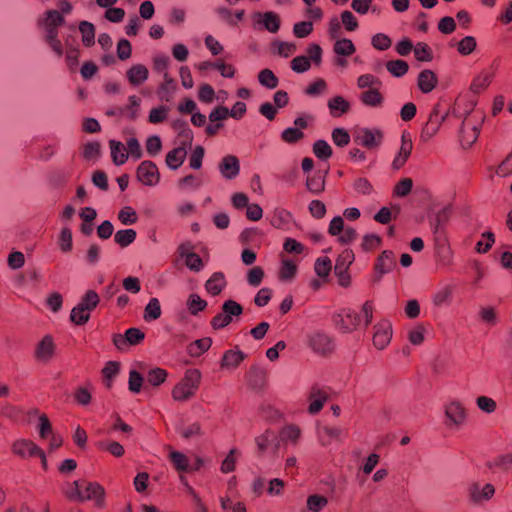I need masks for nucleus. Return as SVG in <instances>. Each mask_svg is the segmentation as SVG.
<instances>
[{
	"instance_id": "obj_48",
	"label": "nucleus",
	"mask_w": 512,
	"mask_h": 512,
	"mask_svg": "<svg viewBox=\"0 0 512 512\" xmlns=\"http://www.w3.org/2000/svg\"><path fill=\"white\" fill-rule=\"evenodd\" d=\"M382 245V238L376 234L364 235L361 243V248L365 252H370Z\"/></svg>"
},
{
	"instance_id": "obj_12",
	"label": "nucleus",
	"mask_w": 512,
	"mask_h": 512,
	"mask_svg": "<svg viewBox=\"0 0 512 512\" xmlns=\"http://www.w3.org/2000/svg\"><path fill=\"white\" fill-rule=\"evenodd\" d=\"M192 249L190 243H183L178 247V252L181 257H185V264L190 270L200 271L204 266L203 260Z\"/></svg>"
},
{
	"instance_id": "obj_18",
	"label": "nucleus",
	"mask_w": 512,
	"mask_h": 512,
	"mask_svg": "<svg viewBox=\"0 0 512 512\" xmlns=\"http://www.w3.org/2000/svg\"><path fill=\"white\" fill-rule=\"evenodd\" d=\"M327 399L328 394L326 391L313 387L309 395L310 404L308 407V412L310 414L319 413Z\"/></svg>"
},
{
	"instance_id": "obj_62",
	"label": "nucleus",
	"mask_w": 512,
	"mask_h": 512,
	"mask_svg": "<svg viewBox=\"0 0 512 512\" xmlns=\"http://www.w3.org/2000/svg\"><path fill=\"white\" fill-rule=\"evenodd\" d=\"M126 339L129 345H138L145 338V333L139 328H129L125 331Z\"/></svg>"
},
{
	"instance_id": "obj_34",
	"label": "nucleus",
	"mask_w": 512,
	"mask_h": 512,
	"mask_svg": "<svg viewBox=\"0 0 512 512\" xmlns=\"http://www.w3.org/2000/svg\"><path fill=\"white\" fill-rule=\"evenodd\" d=\"M491 83V75L485 72L478 74L470 85V91L474 94H480L488 88Z\"/></svg>"
},
{
	"instance_id": "obj_47",
	"label": "nucleus",
	"mask_w": 512,
	"mask_h": 512,
	"mask_svg": "<svg viewBox=\"0 0 512 512\" xmlns=\"http://www.w3.org/2000/svg\"><path fill=\"white\" fill-rule=\"evenodd\" d=\"M167 376H168V373L165 369L157 367V368L151 369L148 372L147 381L152 386H159L165 382Z\"/></svg>"
},
{
	"instance_id": "obj_64",
	"label": "nucleus",
	"mask_w": 512,
	"mask_h": 512,
	"mask_svg": "<svg viewBox=\"0 0 512 512\" xmlns=\"http://www.w3.org/2000/svg\"><path fill=\"white\" fill-rule=\"evenodd\" d=\"M7 263L8 266L13 270L20 269L25 264V256L20 251H13L9 254Z\"/></svg>"
},
{
	"instance_id": "obj_21",
	"label": "nucleus",
	"mask_w": 512,
	"mask_h": 512,
	"mask_svg": "<svg viewBox=\"0 0 512 512\" xmlns=\"http://www.w3.org/2000/svg\"><path fill=\"white\" fill-rule=\"evenodd\" d=\"M225 276L222 272H214L211 277L205 283L206 291L212 295H219L226 287Z\"/></svg>"
},
{
	"instance_id": "obj_4",
	"label": "nucleus",
	"mask_w": 512,
	"mask_h": 512,
	"mask_svg": "<svg viewBox=\"0 0 512 512\" xmlns=\"http://www.w3.org/2000/svg\"><path fill=\"white\" fill-rule=\"evenodd\" d=\"M354 259L351 250L343 251L336 259L334 273L338 277V284L342 287H349L351 284V276L349 274V266Z\"/></svg>"
},
{
	"instance_id": "obj_1",
	"label": "nucleus",
	"mask_w": 512,
	"mask_h": 512,
	"mask_svg": "<svg viewBox=\"0 0 512 512\" xmlns=\"http://www.w3.org/2000/svg\"><path fill=\"white\" fill-rule=\"evenodd\" d=\"M62 494L73 502H86L96 495V485L86 479L65 481L61 485Z\"/></svg>"
},
{
	"instance_id": "obj_42",
	"label": "nucleus",
	"mask_w": 512,
	"mask_h": 512,
	"mask_svg": "<svg viewBox=\"0 0 512 512\" xmlns=\"http://www.w3.org/2000/svg\"><path fill=\"white\" fill-rule=\"evenodd\" d=\"M258 80L260 82L261 85L269 88V89H274L278 86V78L276 77V75L273 73L272 70L268 69V68H265L263 70H261L258 74Z\"/></svg>"
},
{
	"instance_id": "obj_54",
	"label": "nucleus",
	"mask_w": 512,
	"mask_h": 512,
	"mask_svg": "<svg viewBox=\"0 0 512 512\" xmlns=\"http://www.w3.org/2000/svg\"><path fill=\"white\" fill-rule=\"evenodd\" d=\"M327 503V498L318 494L310 495L307 499V507L313 512H319Z\"/></svg>"
},
{
	"instance_id": "obj_49",
	"label": "nucleus",
	"mask_w": 512,
	"mask_h": 512,
	"mask_svg": "<svg viewBox=\"0 0 512 512\" xmlns=\"http://www.w3.org/2000/svg\"><path fill=\"white\" fill-rule=\"evenodd\" d=\"M297 272L296 264L291 260L282 261L279 278L280 280H291L295 277Z\"/></svg>"
},
{
	"instance_id": "obj_2",
	"label": "nucleus",
	"mask_w": 512,
	"mask_h": 512,
	"mask_svg": "<svg viewBox=\"0 0 512 512\" xmlns=\"http://www.w3.org/2000/svg\"><path fill=\"white\" fill-rule=\"evenodd\" d=\"M201 382V372L198 369H188L181 381L172 390L176 401H185L195 395Z\"/></svg>"
},
{
	"instance_id": "obj_14",
	"label": "nucleus",
	"mask_w": 512,
	"mask_h": 512,
	"mask_svg": "<svg viewBox=\"0 0 512 512\" xmlns=\"http://www.w3.org/2000/svg\"><path fill=\"white\" fill-rule=\"evenodd\" d=\"M219 170L226 179L235 178L240 171L238 158L234 155H226L219 163Z\"/></svg>"
},
{
	"instance_id": "obj_58",
	"label": "nucleus",
	"mask_w": 512,
	"mask_h": 512,
	"mask_svg": "<svg viewBox=\"0 0 512 512\" xmlns=\"http://www.w3.org/2000/svg\"><path fill=\"white\" fill-rule=\"evenodd\" d=\"M222 311L232 318V316H240L243 313V307L238 302L229 299L223 303Z\"/></svg>"
},
{
	"instance_id": "obj_10",
	"label": "nucleus",
	"mask_w": 512,
	"mask_h": 512,
	"mask_svg": "<svg viewBox=\"0 0 512 512\" xmlns=\"http://www.w3.org/2000/svg\"><path fill=\"white\" fill-rule=\"evenodd\" d=\"M446 115L442 114L439 109V105H435L433 110L431 111L427 122L421 131V136L423 138H431L433 137L439 130L442 122L445 120Z\"/></svg>"
},
{
	"instance_id": "obj_3",
	"label": "nucleus",
	"mask_w": 512,
	"mask_h": 512,
	"mask_svg": "<svg viewBox=\"0 0 512 512\" xmlns=\"http://www.w3.org/2000/svg\"><path fill=\"white\" fill-rule=\"evenodd\" d=\"M96 307V293L89 290L82 301L72 309L70 319L77 325L86 323L90 317V311Z\"/></svg>"
},
{
	"instance_id": "obj_19",
	"label": "nucleus",
	"mask_w": 512,
	"mask_h": 512,
	"mask_svg": "<svg viewBox=\"0 0 512 512\" xmlns=\"http://www.w3.org/2000/svg\"><path fill=\"white\" fill-rule=\"evenodd\" d=\"M412 148V141L410 139H406L405 135H402L400 151L392 162L393 169L399 170L405 165V163L407 162L408 158L411 155Z\"/></svg>"
},
{
	"instance_id": "obj_28",
	"label": "nucleus",
	"mask_w": 512,
	"mask_h": 512,
	"mask_svg": "<svg viewBox=\"0 0 512 512\" xmlns=\"http://www.w3.org/2000/svg\"><path fill=\"white\" fill-rule=\"evenodd\" d=\"M328 107L333 117H339L349 111L350 104L342 96H335L329 100Z\"/></svg>"
},
{
	"instance_id": "obj_23",
	"label": "nucleus",
	"mask_w": 512,
	"mask_h": 512,
	"mask_svg": "<svg viewBox=\"0 0 512 512\" xmlns=\"http://www.w3.org/2000/svg\"><path fill=\"white\" fill-rule=\"evenodd\" d=\"M65 23V19L61 13L55 9L47 10L43 16L38 19L40 27H53L59 28Z\"/></svg>"
},
{
	"instance_id": "obj_44",
	"label": "nucleus",
	"mask_w": 512,
	"mask_h": 512,
	"mask_svg": "<svg viewBox=\"0 0 512 512\" xmlns=\"http://www.w3.org/2000/svg\"><path fill=\"white\" fill-rule=\"evenodd\" d=\"M169 458L177 471L186 472L189 468L188 458L185 454L173 451L170 453Z\"/></svg>"
},
{
	"instance_id": "obj_39",
	"label": "nucleus",
	"mask_w": 512,
	"mask_h": 512,
	"mask_svg": "<svg viewBox=\"0 0 512 512\" xmlns=\"http://www.w3.org/2000/svg\"><path fill=\"white\" fill-rule=\"evenodd\" d=\"M333 50L338 55L350 56L355 53L356 48L350 39L343 38L335 42Z\"/></svg>"
},
{
	"instance_id": "obj_16",
	"label": "nucleus",
	"mask_w": 512,
	"mask_h": 512,
	"mask_svg": "<svg viewBox=\"0 0 512 512\" xmlns=\"http://www.w3.org/2000/svg\"><path fill=\"white\" fill-rule=\"evenodd\" d=\"M417 84L422 93H430L438 84L437 75L432 70L424 69L418 75Z\"/></svg>"
},
{
	"instance_id": "obj_17",
	"label": "nucleus",
	"mask_w": 512,
	"mask_h": 512,
	"mask_svg": "<svg viewBox=\"0 0 512 512\" xmlns=\"http://www.w3.org/2000/svg\"><path fill=\"white\" fill-rule=\"evenodd\" d=\"M357 139L360 141L359 143L367 149H374L381 144L383 133L379 129L371 130L366 128Z\"/></svg>"
},
{
	"instance_id": "obj_63",
	"label": "nucleus",
	"mask_w": 512,
	"mask_h": 512,
	"mask_svg": "<svg viewBox=\"0 0 512 512\" xmlns=\"http://www.w3.org/2000/svg\"><path fill=\"white\" fill-rule=\"evenodd\" d=\"M168 109L165 106L152 108L149 112L148 120L150 123L158 124L166 120Z\"/></svg>"
},
{
	"instance_id": "obj_29",
	"label": "nucleus",
	"mask_w": 512,
	"mask_h": 512,
	"mask_svg": "<svg viewBox=\"0 0 512 512\" xmlns=\"http://www.w3.org/2000/svg\"><path fill=\"white\" fill-rule=\"evenodd\" d=\"M306 188L313 194H320L325 190V176L317 171L306 179Z\"/></svg>"
},
{
	"instance_id": "obj_56",
	"label": "nucleus",
	"mask_w": 512,
	"mask_h": 512,
	"mask_svg": "<svg viewBox=\"0 0 512 512\" xmlns=\"http://www.w3.org/2000/svg\"><path fill=\"white\" fill-rule=\"evenodd\" d=\"M332 140L339 147L347 146L350 142L349 133L343 128H335L332 131Z\"/></svg>"
},
{
	"instance_id": "obj_25",
	"label": "nucleus",
	"mask_w": 512,
	"mask_h": 512,
	"mask_svg": "<svg viewBox=\"0 0 512 512\" xmlns=\"http://www.w3.org/2000/svg\"><path fill=\"white\" fill-rule=\"evenodd\" d=\"M13 452L21 457L36 456L40 448L31 441L19 440L13 444Z\"/></svg>"
},
{
	"instance_id": "obj_37",
	"label": "nucleus",
	"mask_w": 512,
	"mask_h": 512,
	"mask_svg": "<svg viewBox=\"0 0 512 512\" xmlns=\"http://www.w3.org/2000/svg\"><path fill=\"white\" fill-rule=\"evenodd\" d=\"M161 316V306L157 298H151L144 309V320L153 321Z\"/></svg>"
},
{
	"instance_id": "obj_60",
	"label": "nucleus",
	"mask_w": 512,
	"mask_h": 512,
	"mask_svg": "<svg viewBox=\"0 0 512 512\" xmlns=\"http://www.w3.org/2000/svg\"><path fill=\"white\" fill-rule=\"evenodd\" d=\"M143 376L136 370H131L129 373V390L134 393H139L143 384Z\"/></svg>"
},
{
	"instance_id": "obj_57",
	"label": "nucleus",
	"mask_w": 512,
	"mask_h": 512,
	"mask_svg": "<svg viewBox=\"0 0 512 512\" xmlns=\"http://www.w3.org/2000/svg\"><path fill=\"white\" fill-rule=\"evenodd\" d=\"M313 31V23L310 21H301L294 25L293 33L297 38H305Z\"/></svg>"
},
{
	"instance_id": "obj_46",
	"label": "nucleus",
	"mask_w": 512,
	"mask_h": 512,
	"mask_svg": "<svg viewBox=\"0 0 512 512\" xmlns=\"http://www.w3.org/2000/svg\"><path fill=\"white\" fill-rule=\"evenodd\" d=\"M58 245L60 250L64 253L70 252L72 250V232L68 227L62 228L58 237Z\"/></svg>"
},
{
	"instance_id": "obj_15",
	"label": "nucleus",
	"mask_w": 512,
	"mask_h": 512,
	"mask_svg": "<svg viewBox=\"0 0 512 512\" xmlns=\"http://www.w3.org/2000/svg\"><path fill=\"white\" fill-rule=\"evenodd\" d=\"M44 31V40L51 48V50L61 57L64 54V48L61 40L59 39L58 28L41 27Z\"/></svg>"
},
{
	"instance_id": "obj_38",
	"label": "nucleus",
	"mask_w": 512,
	"mask_h": 512,
	"mask_svg": "<svg viewBox=\"0 0 512 512\" xmlns=\"http://www.w3.org/2000/svg\"><path fill=\"white\" fill-rule=\"evenodd\" d=\"M512 465V453H507L496 457L493 461L486 463L489 470L495 469L507 470Z\"/></svg>"
},
{
	"instance_id": "obj_36",
	"label": "nucleus",
	"mask_w": 512,
	"mask_h": 512,
	"mask_svg": "<svg viewBox=\"0 0 512 512\" xmlns=\"http://www.w3.org/2000/svg\"><path fill=\"white\" fill-rule=\"evenodd\" d=\"M110 145L113 162L116 165L124 164L128 158V153L126 152V148L124 147V145L116 141H111Z\"/></svg>"
},
{
	"instance_id": "obj_30",
	"label": "nucleus",
	"mask_w": 512,
	"mask_h": 512,
	"mask_svg": "<svg viewBox=\"0 0 512 512\" xmlns=\"http://www.w3.org/2000/svg\"><path fill=\"white\" fill-rule=\"evenodd\" d=\"M212 345V339L210 337H204L188 345V353L192 357H199L203 353L209 350Z\"/></svg>"
},
{
	"instance_id": "obj_11",
	"label": "nucleus",
	"mask_w": 512,
	"mask_h": 512,
	"mask_svg": "<svg viewBox=\"0 0 512 512\" xmlns=\"http://www.w3.org/2000/svg\"><path fill=\"white\" fill-rule=\"evenodd\" d=\"M309 346L321 355H327L334 349L333 341L324 333H314L309 337Z\"/></svg>"
},
{
	"instance_id": "obj_6",
	"label": "nucleus",
	"mask_w": 512,
	"mask_h": 512,
	"mask_svg": "<svg viewBox=\"0 0 512 512\" xmlns=\"http://www.w3.org/2000/svg\"><path fill=\"white\" fill-rule=\"evenodd\" d=\"M136 177L143 185L154 186L160 181L157 165L150 160L142 161L136 169Z\"/></svg>"
},
{
	"instance_id": "obj_59",
	"label": "nucleus",
	"mask_w": 512,
	"mask_h": 512,
	"mask_svg": "<svg viewBox=\"0 0 512 512\" xmlns=\"http://www.w3.org/2000/svg\"><path fill=\"white\" fill-rule=\"evenodd\" d=\"M476 48V40L472 36H466L458 43V52L462 55L471 54Z\"/></svg>"
},
{
	"instance_id": "obj_22",
	"label": "nucleus",
	"mask_w": 512,
	"mask_h": 512,
	"mask_svg": "<svg viewBox=\"0 0 512 512\" xmlns=\"http://www.w3.org/2000/svg\"><path fill=\"white\" fill-rule=\"evenodd\" d=\"M121 364L119 361H108L101 370L102 382L110 390L113 386V379L119 374Z\"/></svg>"
},
{
	"instance_id": "obj_31",
	"label": "nucleus",
	"mask_w": 512,
	"mask_h": 512,
	"mask_svg": "<svg viewBox=\"0 0 512 512\" xmlns=\"http://www.w3.org/2000/svg\"><path fill=\"white\" fill-rule=\"evenodd\" d=\"M360 99L363 104L371 107L379 106L383 102V96L377 88L363 91L360 95Z\"/></svg>"
},
{
	"instance_id": "obj_51",
	"label": "nucleus",
	"mask_w": 512,
	"mask_h": 512,
	"mask_svg": "<svg viewBox=\"0 0 512 512\" xmlns=\"http://www.w3.org/2000/svg\"><path fill=\"white\" fill-rule=\"evenodd\" d=\"M315 272L316 274L321 277V278H325L327 277L330 272H331V269H332V263H331V260L328 258V257H321V258H318L315 262Z\"/></svg>"
},
{
	"instance_id": "obj_41",
	"label": "nucleus",
	"mask_w": 512,
	"mask_h": 512,
	"mask_svg": "<svg viewBox=\"0 0 512 512\" xmlns=\"http://www.w3.org/2000/svg\"><path fill=\"white\" fill-rule=\"evenodd\" d=\"M207 307V302L197 294H191L187 301V308L191 315H197L199 312L204 311Z\"/></svg>"
},
{
	"instance_id": "obj_20",
	"label": "nucleus",
	"mask_w": 512,
	"mask_h": 512,
	"mask_svg": "<svg viewBox=\"0 0 512 512\" xmlns=\"http://www.w3.org/2000/svg\"><path fill=\"white\" fill-rule=\"evenodd\" d=\"M126 75L132 86H138L147 80L149 71L145 65L135 64L127 70Z\"/></svg>"
},
{
	"instance_id": "obj_5",
	"label": "nucleus",
	"mask_w": 512,
	"mask_h": 512,
	"mask_svg": "<svg viewBox=\"0 0 512 512\" xmlns=\"http://www.w3.org/2000/svg\"><path fill=\"white\" fill-rule=\"evenodd\" d=\"M333 321L341 332L350 333L359 327L361 318L357 312L343 309L340 313L334 315Z\"/></svg>"
},
{
	"instance_id": "obj_33",
	"label": "nucleus",
	"mask_w": 512,
	"mask_h": 512,
	"mask_svg": "<svg viewBox=\"0 0 512 512\" xmlns=\"http://www.w3.org/2000/svg\"><path fill=\"white\" fill-rule=\"evenodd\" d=\"M495 493V488L492 484L488 483L486 484L482 491H478V485L474 484L473 488L471 489L470 496L473 502L478 503L481 502L483 499L489 500L493 497Z\"/></svg>"
},
{
	"instance_id": "obj_35",
	"label": "nucleus",
	"mask_w": 512,
	"mask_h": 512,
	"mask_svg": "<svg viewBox=\"0 0 512 512\" xmlns=\"http://www.w3.org/2000/svg\"><path fill=\"white\" fill-rule=\"evenodd\" d=\"M137 233L134 229H122L115 233L114 241L122 248L127 247L136 239Z\"/></svg>"
},
{
	"instance_id": "obj_40",
	"label": "nucleus",
	"mask_w": 512,
	"mask_h": 512,
	"mask_svg": "<svg viewBox=\"0 0 512 512\" xmlns=\"http://www.w3.org/2000/svg\"><path fill=\"white\" fill-rule=\"evenodd\" d=\"M387 70L395 77H401L408 72L409 65L405 60L397 59L386 63Z\"/></svg>"
},
{
	"instance_id": "obj_13",
	"label": "nucleus",
	"mask_w": 512,
	"mask_h": 512,
	"mask_svg": "<svg viewBox=\"0 0 512 512\" xmlns=\"http://www.w3.org/2000/svg\"><path fill=\"white\" fill-rule=\"evenodd\" d=\"M55 345L53 338L46 335L35 348V358L41 362H48L54 355Z\"/></svg>"
},
{
	"instance_id": "obj_50",
	"label": "nucleus",
	"mask_w": 512,
	"mask_h": 512,
	"mask_svg": "<svg viewBox=\"0 0 512 512\" xmlns=\"http://www.w3.org/2000/svg\"><path fill=\"white\" fill-rule=\"evenodd\" d=\"M118 219L123 225H131L137 222L138 215L134 208L125 206L119 211Z\"/></svg>"
},
{
	"instance_id": "obj_45",
	"label": "nucleus",
	"mask_w": 512,
	"mask_h": 512,
	"mask_svg": "<svg viewBox=\"0 0 512 512\" xmlns=\"http://www.w3.org/2000/svg\"><path fill=\"white\" fill-rule=\"evenodd\" d=\"M313 152L321 160H326L333 154L332 148L325 140H317L313 144Z\"/></svg>"
},
{
	"instance_id": "obj_32",
	"label": "nucleus",
	"mask_w": 512,
	"mask_h": 512,
	"mask_svg": "<svg viewBox=\"0 0 512 512\" xmlns=\"http://www.w3.org/2000/svg\"><path fill=\"white\" fill-rule=\"evenodd\" d=\"M446 416L454 424L459 425L465 420V409L459 403L453 402L447 407Z\"/></svg>"
},
{
	"instance_id": "obj_9",
	"label": "nucleus",
	"mask_w": 512,
	"mask_h": 512,
	"mask_svg": "<svg viewBox=\"0 0 512 512\" xmlns=\"http://www.w3.org/2000/svg\"><path fill=\"white\" fill-rule=\"evenodd\" d=\"M248 387L260 391L267 385V372L258 365H252L245 375Z\"/></svg>"
},
{
	"instance_id": "obj_53",
	"label": "nucleus",
	"mask_w": 512,
	"mask_h": 512,
	"mask_svg": "<svg viewBox=\"0 0 512 512\" xmlns=\"http://www.w3.org/2000/svg\"><path fill=\"white\" fill-rule=\"evenodd\" d=\"M263 23L265 28L272 33H276L280 28V18L274 12H266L264 14Z\"/></svg>"
},
{
	"instance_id": "obj_26",
	"label": "nucleus",
	"mask_w": 512,
	"mask_h": 512,
	"mask_svg": "<svg viewBox=\"0 0 512 512\" xmlns=\"http://www.w3.org/2000/svg\"><path fill=\"white\" fill-rule=\"evenodd\" d=\"M186 155L187 151L184 147H177L167 153L165 162L169 168L176 170L183 164Z\"/></svg>"
},
{
	"instance_id": "obj_8",
	"label": "nucleus",
	"mask_w": 512,
	"mask_h": 512,
	"mask_svg": "<svg viewBox=\"0 0 512 512\" xmlns=\"http://www.w3.org/2000/svg\"><path fill=\"white\" fill-rule=\"evenodd\" d=\"M392 338V325L388 320H382L374 326L373 344L378 349H384Z\"/></svg>"
},
{
	"instance_id": "obj_27",
	"label": "nucleus",
	"mask_w": 512,
	"mask_h": 512,
	"mask_svg": "<svg viewBox=\"0 0 512 512\" xmlns=\"http://www.w3.org/2000/svg\"><path fill=\"white\" fill-rule=\"evenodd\" d=\"M78 30L84 46L91 47L94 45L95 27L91 22L81 21L78 24Z\"/></svg>"
},
{
	"instance_id": "obj_43",
	"label": "nucleus",
	"mask_w": 512,
	"mask_h": 512,
	"mask_svg": "<svg viewBox=\"0 0 512 512\" xmlns=\"http://www.w3.org/2000/svg\"><path fill=\"white\" fill-rule=\"evenodd\" d=\"M414 48L415 58L420 62H430L433 59V53L427 43L419 42Z\"/></svg>"
},
{
	"instance_id": "obj_7",
	"label": "nucleus",
	"mask_w": 512,
	"mask_h": 512,
	"mask_svg": "<svg viewBox=\"0 0 512 512\" xmlns=\"http://www.w3.org/2000/svg\"><path fill=\"white\" fill-rule=\"evenodd\" d=\"M396 258L391 250H384L377 257L374 264L375 279L374 281H380L382 276L389 273L396 267Z\"/></svg>"
},
{
	"instance_id": "obj_55",
	"label": "nucleus",
	"mask_w": 512,
	"mask_h": 512,
	"mask_svg": "<svg viewBox=\"0 0 512 512\" xmlns=\"http://www.w3.org/2000/svg\"><path fill=\"white\" fill-rule=\"evenodd\" d=\"M311 67L310 58L307 56H296L291 61V68L297 73H303L309 70Z\"/></svg>"
},
{
	"instance_id": "obj_52",
	"label": "nucleus",
	"mask_w": 512,
	"mask_h": 512,
	"mask_svg": "<svg viewBox=\"0 0 512 512\" xmlns=\"http://www.w3.org/2000/svg\"><path fill=\"white\" fill-rule=\"evenodd\" d=\"M413 187V181L411 178H403L396 183L393 189V194L398 197L407 196Z\"/></svg>"
},
{
	"instance_id": "obj_61",
	"label": "nucleus",
	"mask_w": 512,
	"mask_h": 512,
	"mask_svg": "<svg viewBox=\"0 0 512 512\" xmlns=\"http://www.w3.org/2000/svg\"><path fill=\"white\" fill-rule=\"evenodd\" d=\"M391 39L383 33H378L372 37V45L375 49L385 51L391 47Z\"/></svg>"
},
{
	"instance_id": "obj_24",
	"label": "nucleus",
	"mask_w": 512,
	"mask_h": 512,
	"mask_svg": "<svg viewBox=\"0 0 512 512\" xmlns=\"http://www.w3.org/2000/svg\"><path fill=\"white\" fill-rule=\"evenodd\" d=\"M246 358V355L240 350L229 349L224 352L220 366L221 368H237Z\"/></svg>"
}]
</instances>
